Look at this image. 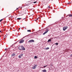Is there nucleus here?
<instances>
[{"label":"nucleus","instance_id":"obj_31","mask_svg":"<svg viewBox=\"0 0 72 72\" xmlns=\"http://www.w3.org/2000/svg\"><path fill=\"white\" fill-rule=\"evenodd\" d=\"M7 49V48H6L5 49V50H6Z\"/></svg>","mask_w":72,"mask_h":72},{"label":"nucleus","instance_id":"obj_15","mask_svg":"<svg viewBox=\"0 0 72 72\" xmlns=\"http://www.w3.org/2000/svg\"><path fill=\"white\" fill-rule=\"evenodd\" d=\"M36 67L34 66L33 67V69H35V68H36Z\"/></svg>","mask_w":72,"mask_h":72},{"label":"nucleus","instance_id":"obj_34","mask_svg":"<svg viewBox=\"0 0 72 72\" xmlns=\"http://www.w3.org/2000/svg\"><path fill=\"white\" fill-rule=\"evenodd\" d=\"M21 29L20 28H19V30H20Z\"/></svg>","mask_w":72,"mask_h":72},{"label":"nucleus","instance_id":"obj_14","mask_svg":"<svg viewBox=\"0 0 72 72\" xmlns=\"http://www.w3.org/2000/svg\"><path fill=\"white\" fill-rule=\"evenodd\" d=\"M18 57L19 58H21L22 57V56H21V55H20Z\"/></svg>","mask_w":72,"mask_h":72},{"label":"nucleus","instance_id":"obj_40","mask_svg":"<svg viewBox=\"0 0 72 72\" xmlns=\"http://www.w3.org/2000/svg\"><path fill=\"white\" fill-rule=\"evenodd\" d=\"M5 39V38H4V40Z\"/></svg>","mask_w":72,"mask_h":72},{"label":"nucleus","instance_id":"obj_5","mask_svg":"<svg viewBox=\"0 0 72 72\" xmlns=\"http://www.w3.org/2000/svg\"><path fill=\"white\" fill-rule=\"evenodd\" d=\"M49 31V30H47L46 32H45L43 33V35H44L45 34H46L47 33H48V32Z\"/></svg>","mask_w":72,"mask_h":72},{"label":"nucleus","instance_id":"obj_16","mask_svg":"<svg viewBox=\"0 0 72 72\" xmlns=\"http://www.w3.org/2000/svg\"><path fill=\"white\" fill-rule=\"evenodd\" d=\"M28 32H31V30H27Z\"/></svg>","mask_w":72,"mask_h":72},{"label":"nucleus","instance_id":"obj_22","mask_svg":"<svg viewBox=\"0 0 72 72\" xmlns=\"http://www.w3.org/2000/svg\"><path fill=\"white\" fill-rule=\"evenodd\" d=\"M7 35H6L4 36V38H6V37H7Z\"/></svg>","mask_w":72,"mask_h":72},{"label":"nucleus","instance_id":"obj_10","mask_svg":"<svg viewBox=\"0 0 72 72\" xmlns=\"http://www.w3.org/2000/svg\"><path fill=\"white\" fill-rule=\"evenodd\" d=\"M51 40L50 39H49L48 40V42H51Z\"/></svg>","mask_w":72,"mask_h":72},{"label":"nucleus","instance_id":"obj_6","mask_svg":"<svg viewBox=\"0 0 72 72\" xmlns=\"http://www.w3.org/2000/svg\"><path fill=\"white\" fill-rule=\"evenodd\" d=\"M22 48V46H19V47H18V49L19 50H21V49Z\"/></svg>","mask_w":72,"mask_h":72},{"label":"nucleus","instance_id":"obj_7","mask_svg":"<svg viewBox=\"0 0 72 72\" xmlns=\"http://www.w3.org/2000/svg\"><path fill=\"white\" fill-rule=\"evenodd\" d=\"M15 53H13L12 54V57H14V56H15Z\"/></svg>","mask_w":72,"mask_h":72},{"label":"nucleus","instance_id":"obj_17","mask_svg":"<svg viewBox=\"0 0 72 72\" xmlns=\"http://www.w3.org/2000/svg\"><path fill=\"white\" fill-rule=\"evenodd\" d=\"M20 55L21 56V57H22L23 55V54H21Z\"/></svg>","mask_w":72,"mask_h":72},{"label":"nucleus","instance_id":"obj_18","mask_svg":"<svg viewBox=\"0 0 72 72\" xmlns=\"http://www.w3.org/2000/svg\"><path fill=\"white\" fill-rule=\"evenodd\" d=\"M55 45H58V43H55Z\"/></svg>","mask_w":72,"mask_h":72},{"label":"nucleus","instance_id":"obj_11","mask_svg":"<svg viewBox=\"0 0 72 72\" xmlns=\"http://www.w3.org/2000/svg\"><path fill=\"white\" fill-rule=\"evenodd\" d=\"M20 19H21V18H17L16 19V20H17V21H18V20H20Z\"/></svg>","mask_w":72,"mask_h":72},{"label":"nucleus","instance_id":"obj_3","mask_svg":"<svg viewBox=\"0 0 72 72\" xmlns=\"http://www.w3.org/2000/svg\"><path fill=\"white\" fill-rule=\"evenodd\" d=\"M67 28H68V26L64 27L63 28V31H65L66 30Z\"/></svg>","mask_w":72,"mask_h":72},{"label":"nucleus","instance_id":"obj_37","mask_svg":"<svg viewBox=\"0 0 72 72\" xmlns=\"http://www.w3.org/2000/svg\"><path fill=\"white\" fill-rule=\"evenodd\" d=\"M0 32H1V31H0Z\"/></svg>","mask_w":72,"mask_h":72},{"label":"nucleus","instance_id":"obj_38","mask_svg":"<svg viewBox=\"0 0 72 72\" xmlns=\"http://www.w3.org/2000/svg\"><path fill=\"white\" fill-rule=\"evenodd\" d=\"M48 30V29H46V30Z\"/></svg>","mask_w":72,"mask_h":72},{"label":"nucleus","instance_id":"obj_21","mask_svg":"<svg viewBox=\"0 0 72 72\" xmlns=\"http://www.w3.org/2000/svg\"><path fill=\"white\" fill-rule=\"evenodd\" d=\"M8 19L9 20H10V19H11V21H12V19H12L9 18Z\"/></svg>","mask_w":72,"mask_h":72},{"label":"nucleus","instance_id":"obj_41","mask_svg":"<svg viewBox=\"0 0 72 72\" xmlns=\"http://www.w3.org/2000/svg\"><path fill=\"white\" fill-rule=\"evenodd\" d=\"M11 18H12V17H11Z\"/></svg>","mask_w":72,"mask_h":72},{"label":"nucleus","instance_id":"obj_24","mask_svg":"<svg viewBox=\"0 0 72 72\" xmlns=\"http://www.w3.org/2000/svg\"><path fill=\"white\" fill-rule=\"evenodd\" d=\"M38 19L37 18V19L35 20V21H36V22L37 21V20H39V19Z\"/></svg>","mask_w":72,"mask_h":72},{"label":"nucleus","instance_id":"obj_29","mask_svg":"<svg viewBox=\"0 0 72 72\" xmlns=\"http://www.w3.org/2000/svg\"><path fill=\"white\" fill-rule=\"evenodd\" d=\"M70 57H72V54L70 56Z\"/></svg>","mask_w":72,"mask_h":72},{"label":"nucleus","instance_id":"obj_13","mask_svg":"<svg viewBox=\"0 0 72 72\" xmlns=\"http://www.w3.org/2000/svg\"><path fill=\"white\" fill-rule=\"evenodd\" d=\"M37 57L36 56H35L34 57V59H37Z\"/></svg>","mask_w":72,"mask_h":72},{"label":"nucleus","instance_id":"obj_27","mask_svg":"<svg viewBox=\"0 0 72 72\" xmlns=\"http://www.w3.org/2000/svg\"><path fill=\"white\" fill-rule=\"evenodd\" d=\"M70 4H71V3H68V4H69V5H70Z\"/></svg>","mask_w":72,"mask_h":72},{"label":"nucleus","instance_id":"obj_2","mask_svg":"<svg viewBox=\"0 0 72 72\" xmlns=\"http://www.w3.org/2000/svg\"><path fill=\"white\" fill-rule=\"evenodd\" d=\"M21 50H25V48L24 47H23V46H21Z\"/></svg>","mask_w":72,"mask_h":72},{"label":"nucleus","instance_id":"obj_25","mask_svg":"<svg viewBox=\"0 0 72 72\" xmlns=\"http://www.w3.org/2000/svg\"><path fill=\"white\" fill-rule=\"evenodd\" d=\"M27 20H28V19H25V21H27Z\"/></svg>","mask_w":72,"mask_h":72},{"label":"nucleus","instance_id":"obj_36","mask_svg":"<svg viewBox=\"0 0 72 72\" xmlns=\"http://www.w3.org/2000/svg\"><path fill=\"white\" fill-rule=\"evenodd\" d=\"M16 30H13V31H15Z\"/></svg>","mask_w":72,"mask_h":72},{"label":"nucleus","instance_id":"obj_39","mask_svg":"<svg viewBox=\"0 0 72 72\" xmlns=\"http://www.w3.org/2000/svg\"><path fill=\"white\" fill-rule=\"evenodd\" d=\"M18 8H17V10H18Z\"/></svg>","mask_w":72,"mask_h":72},{"label":"nucleus","instance_id":"obj_4","mask_svg":"<svg viewBox=\"0 0 72 72\" xmlns=\"http://www.w3.org/2000/svg\"><path fill=\"white\" fill-rule=\"evenodd\" d=\"M24 42V40L21 39L20 41L19 42L20 44H21V43H23Z\"/></svg>","mask_w":72,"mask_h":72},{"label":"nucleus","instance_id":"obj_28","mask_svg":"<svg viewBox=\"0 0 72 72\" xmlns=\"http://www.w3.org/2000/svg\"><path fill=\"white\" fill-rule=\"evenodd\" d=\"M36 66H37V65H34V66L35 67H36Z\"/></svg>","mask_w":72,"mask_h":72},{"label":"nucleus","instance_id":"obj_35","mask_svg":"<svg viewBox=\"0 0 72 72\" xmlns=\"http://www.w3.org/2000/svg\"><path fill=\"white\" fill-rule=\"evenodd\" d=\"M25 19V18L23 19V20H24V19Z\"/></svg>","mask_w":72,"mask_h":72},{"label":"nucleus","instance_id":"obj_20","mask_svg":"<svg viewBox=\"0 0 72 72\" xmlns=\"http://www.w3.org/2000/svg\"><path fill=\"white\" fill-rule=\"evenodd\" d=\"M27 36H25V37H23L22 38V39H24V38H25V37H27Z\"/></svg>","mask_w":72,"mask_h":72},{"label":"nucleus","instance_id":"obj_30","mask_svg":"<svg viewBox=\"0 0 72 72\" xmlns=\"http://www.w3.org/2000/svg\"><path fill=\"white\" fill-rule=\"evenodd\" d=\"M48 8H50V6H48Z\"/></svg>","mask_w":72,"mask_h":72},{"label":"nucleus","instance_id":"obj_9","mask_svg":"<svg viewBox=\"0 0 72 72\" xmlns=\"http://www.w3.org/2000/svg\"><path fill=\"white\" fill-rule=\"evenodd\" d=\"M42 71L43 72H46V70L45 69L42 70Z\"/></svg>","mask_w":72,"mask_h":72},{"label":"nucleus","instance_id":"obj_26","mask_svg":"<svg viewBox=\"0 0 72 72\" xmlns=\"http://www.w3.org/2000/svg\"><path fill=\"white\" fill-rule=\"evenodd\" d=\"M37 3V1H35V2H33V3Z\"/></svg>","mask_w":72,"mask_h":72},{"label":"nucleus","instance_id":"obj_12","mask_svg":"<svg viewBox=\"0 0 72 72\" xmlns=\"http://www.w3.org/2000/svg\"><path fill=\"white\" fill-rule=\"evenodd\" d=\"M45 49L46 50H48V49H49V48L48 47L47 48H45Z\"/></svg>","mask_w":72,"mask_h":72},{"label":"nucleus","instance_id":"obj_23","mask_svg":"<svg viewBox=\"0 0 72 72\" xmlns=\"http://www.w3.org/2000/svg\"><path fill=\"white\" fill-rule=\"evenodd\" d=\"M47 66H48V65H46V66H44V68H45V67H47Z\"/></svg>","mask_w":72,"mask_h":72},{"label":"nucleus","instance_id":"obj_8","mask_svg":"<svg viewBox=\"0 0 72 72\" xmlns=\"http://www.w3.org/2000/svg\"><path fill=\"white\" fill-rule=\"evenodd\" d=\"M69 17H72V14H69L68 15Z\"/></svg>","mask_w":72,"mask_h":72},{"label":"nucleus","instance_id":"obj_19","mask_svg":"<svg viewBox=\"0 0 72 72\" xmlns=\"http://www.w3.org/2000/svg\"><path fill=\"white\" fill-rule=\"evenodd\" d=\"M3 20V19H2L1 20H0V22H1Z\"/></svg>","mask_w":72,"mask_h":72},{"label":"nucleus","instance_id":"obj_32","mask_svg":"<svg viewBox=\"0 0 72 72\" xmlns=\"http://www.w3.org/2000/svg\"><path fill=\"white\" fill-rule=\"evenodd\" d=\"M14 20H16V19L15 18L14 19Z\"/></svg>","mask_w":72,"mask_h":72},{"label":"nucleus","instance_id":"obj_33","mask_svg":"<svg viewBox=\"0 0 72 72\" xmlns=\"http://www.w3.org/2000/svg\"><path fill=\"white\" fill-rule=\"evenodd\" d=\"M50 39L51 40V39H53V38H51Z\"/></svg>","mask_w":72,"mask_h":72},{"label":"nucleus","instance_id":"obj_1","mask_svg":"<svg viewBox=\"0 0 72 72\" xmlns=\"http://www.w3.org/2000/svg\"><path fill=\"white\" fill-rule=\"evenodd\" d=\"M35 42V40L33 39H32L29 41L28 42V43H30V42Z\"/></svg>","mask_w":72,"mask_h":72}]
</instances>
